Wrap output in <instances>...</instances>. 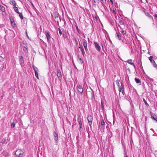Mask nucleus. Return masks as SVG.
Wrapping results in <instances>:
<instances>
[{
  "label": "nucleus",
  "instance_id": "0eeeda50",
  "mask_svg": "<svg viewBox=\"0 0 157 157\" xmlns=\"http://www.w3.org/2000/svg\"><path fill=\"white\" fill-rule=\"evenodd\" d=\"M57 75L59 80H60L62 78L61 73L59 69H57Z\"/></svg>",
  "mask_w": 157,
  "mask_h": 157
},
{
  "label": "nucleus",
  "instance_id": "a19ab883",
  "mask_svg": "<svg viewBox=\"0 0 157 157\" xmlns=\"http://www.w3.org/2000/svg\"><path fill=\"white\" fill-rule=\"evenodd\" d=\"M3 58L2 57V56H0V61H3Z\"/></svg>",
  "mask_w": 157,
  "mask_h": 157
},
{
  "label": "nucleus",
  "instance_id": "2f4dec72",
  "mask_svg": "<svg viewBox=\"0 0 157 157\" xmlns=\"http://www.w3.org/2000/svg\"><path fill=\"white\" fill-rule=\"evenodd\" d=\"M33 70L35 71V72H38V69L36 67L35 68H34Z\"/></svg>",
  "mask_w": 157,
  "mask_h": 157
},
{
  "label": "nucleus",
  "instance_id": "f03ea898",
  "mask_svg": "<svg viewBox=\"0 0 157 157\" xmlns=\"http://www.w3.org/2000/svg\"><path fill=\"white\" fill-rule=\"evenodd\" d=\"M24 153V152L21 149H18L16 151L15 155L16 156L18 157H21L23 156Z\"/></svg>",
  "mask_w": 157,
  "mask_h": 157
},
{
  "label": "nucleus",
  "instance_id": "7ed1b4c3",
  "mask_svg": "<svg viewBox=\"0 0 157 157\" xmlns=\"http://www.w3.org/2000/svg\"><path fill=\"white\" fill-rule=\"evenodd\" d=\"M53 17L55 18V20L56 21L59 23V21H60L61 19L59 14L55 13L54 14Z\"/></svg>",
  "mask_w": 157,
  "mask_h": 157
},
{
  "label": "nucleus",
  "instance_id": "09e8293b",
  "mask_svg": "<svg viewBox=\"0 0 157 157\" xmlns=\"http://www.w3.org/2000/svg\"><path fill=\"white\" fill-rule=\"evenodd\" d=\"M151 62L152 63H155V61L154 60L152 59V60L151 61Z\"/></svg>",
  "mask_w": 157,
  "mask_h": 157
},
{
  "label": "nucleus",
  "instance_id": "c9c22d12",
  "mask_svg": "<svg viewBox=\"0 0 157 157\" xmlns=\"http://www.w3.org/2000/svg\"><path fill=\"white\" fill-rule=\"evenodd\" d=\"M94 2L96 3V4H98L99 3V0H93Z\"/></svg>",
  "mask_w": 157,
  "mask_h": 157
},
{
  "label": "nucleus",
  "instance_id": "bb28decb",
  "mask_svg": "<svg viewBox=\"0 0 157 157\" xmlns=\"http://www.w3.org/2000/svg\"><path fill=\"white\" fill-rule=\"evenodd\" d=\"M101 107H102V109L103 110L104 109V103L102 100H101Z\"/></svg>",
  "mask_w": 157,
  "mask_h": 157
},
{
  "label": "nucleus",
  "instance_id": "e2e57ef3",
  "mask_svg": "<svg viewBox=\"0 0 157 157\" xmlns=\"http://www.w3.org/2000/svg\"><path fill=\"white\" fill-rule=\"evenodd\" d=\"M107 37H108V34L107 35Z\"/></svg>",
  "mask_w": 157,
  "mask_h": 157
},
{
  "label": "nucleus",
  "instance_id": "ea45409f",
  "mask_svg": "<svg viewBox=\"0 0 157 157\" xmlns=\"http://www.w3.org/2000/svg\"><path fill=\"white\" fill-rule=\"evenodd\" d=\"M152 64H153V66L154 67H157V65H156V63H155H155H154Z\"/></svg>",
  "mask_w": 157,
  "mask_h": 157
},
{
  "label": "nucleus",
  "instance_id": "8fccbe9b",
  "mask_svg": "<svg viewBox=\"0 0 157 157\" xmlns=\"http://www.w3.org/2000/svg\"><path fill=\"white\" fill-rule=\"evenodd\" d=\"M26 36H27V38H28V39H29V36H28V35L27 32H26Z\"/></svg>",
  "mask_w": 157,
  "mask_h": 157
},
{
  "label": "nucleus",
  "instance_id": "f704fd0d",
  "mask_svg": "<svg viewBox=\"0 0 157 157\" xmlns=\"http://www.w3.org/2000/svg\"><path fill=\"white\" fill-rule=\"evenodd\" d=\"M119 23L121 25H124V22L121 20H119Z\"/></svg>",
  "mask_w": 157,
  "mask_h": 157
},
{
  "label": "nucleus",
  "instance_id": "0e129e2a",
  "mask_svg": "<svg viewBox=\"0 0 157 157\" xmlns=\"http://www.w3.org/2000/svg\"><path fill=\"white\" fill-rule=\"evenodd\" d=\"M108 126V125L106 126V128H107Z\"/></svg>",
  "mask_w": 157,
  "mask_h": 157
},
{
  "label": "nucleus",
  "instance_id": "79ce46f5",
  "mask_svg": "<svg viewBox=\"0 0 157 157\" xmlns=\"http://www.w3.org/2000/svg\"><path fill=\"white\" fill-rule=\"evenodd\" d=\"M153 56H150L149 58V60H150V61H151L152 60V58H153Z\"/></svg>",
  "mask_w": 157,
  "mask_h": 157
},
{
  "label": "nucleus",
  "instance_id": "6e6d98bb",
  "mask_svg": "<svg viewBox=\"0 0 157 157\" xmlns=\"http://www.w3.org/2000/svg\"><path fill=\"white\" fill-rule=\"evenodd\" d=\"M33 69H34V68L35 67H35L34 65H33Z\"/></svg>",
  "mask_w": 157,
  "mask_h": 157
},
{
  "label": "nucleus",
  "instance_id": "ddd939ff",
  "mask_svg": "<svg viewBox=\"0 0 157 157\" xmlns=\"http://www.w3.org/2000/svg\"><path fill=\"white\" fill-rule=\"evenodd\" d=\"M53 135L54 137V140L56 141V143H57L58 140V134L57 133H56L55 132H54Z\"/></svg>",
  "mask_w": 157,
  "mask_h": 157
},
{
  "label": "nucleus",
  "instance_id": "3c124183",
  "mask_svg": "<svg viewBox=\"0 0 157 157\" xmlns=\"http://www.w3.org/2000/svg\"><path fill=\"white\" fill-rule=\"evenodd\" d=\"M154 16L155 17L157 18V14H155L154 15Z\"/></svg>",
  "mask_w": 157,
  "mask_h": 157
},
{
  "label": "nucleus",
  "instance_id": "603ef678",
  "mask_svg": "<svg viewBox=\"0 0 157 157\" xmlns=\"http://www.w3.org/2000/svg\"><path fill=\"white\" fill-rule=\"evenodd\" d=\"M121 92L123 93H123H124V90L123 89H122L121 90Z\"/></svg>",
  "mask_w": 157,
  "mask_h": 157
},
{
  "label": "nucleus",
  "instance_id": "864d4df0",
  "mask_svg": "<svg viewBox=\"0 0 157 157\" xmlns=\"http://www.w3.org/2000/svg\"><path fill=\"white\" fill-rule=\"evenodd\" d=\"M110 2H111L112 4H113V0H110Z\"/></svg>",
  "mask_w": 157,
  "mask_h": 157
},
{
  "label": "nucleus",
  "instance_id": "5701e85b",
  "mask_svg": "<svg viewBox=\"0 0 157 157\" xmlns=\"http://www.w3.org/2000/svg\"><path fill=\"white\" fill-rule=\"evenodd\" d=\"M116 36H117L118 39L119 40H121V36L119 35V33H116Z\"/></svg>",
  "mask_w": 157,
  "mask_h": 157
},
{
  "label": "nucleus",
  "instance_id": "a211bd4d",
  "mask_svg": "<svg viewBox=\"0 0 157 157\" xmlns=\"http://www.w3.org/2000/svg\"><path fill=\"white\" fill-rule=\"evenodd\" d=\"M10 3L13 6H16V3L14 0L10 1Z\"/></svg>",
  "mask_w": 157,
  "mask_h": 157
},
{
  "label": "nucleus",
  "instance_id": "e433bc0d",
  "mask_svg": "<svg viewBox=\"0 0 157 157\" xmlns=\"http://www.w3.org/2000/svg\"><path fill=\"white\" fill-rule=\"evenodd\" d=\"M121 86H119V91L120 92H121V90L123 89V87H122V85H121Z\"/></svg>",
  "mask_w": 157,
  "mask_h": 157
},
{
  "label": "nucleus",
  "instance_id": "4d7b16f0",
  "mask_svg": "<svg viewBox=\"0 0 157 157\" xmlns=\"http://www.w3.org/2000/svg\"><path fill=\"white\" fill-rule=\"evenodd\" d=\"M36 77L38 78L39 79L38 75L37 76H36Z\"/></svg>",
  "mask_w": 157,
  "mask_h": 157
},
{
  "label": "nucleus",
  "instance_id": "f3484780",
  "mask_svg": "<svg viewBox=\"0 0 157 157\" xmlns=\"http://www.w3.org/2000/svg\"><path fill=\"white\" fill-rule=\"evenodd\" d=\"M78 58L77 59L78 62L80 64H82L84 62L83 59L79 57V55H78Z\"/></svg>",
  "mask_w": 157,
  "mask_h": 157
},
{
  "label": "nucleus",
  "instance_id": "4468645a",
  "mask_svg": "<svg viewBox=\"0 0 157 157\" xmlns=\"http://www.w3.org/2000/svg\"><path fill=\"white\" fill-rule=\"evenodd\" d=\"M142 12H144L145 13V14L146 15V16H148L149 17L151 18L153 20V17L150 15H149V13L147 12L145 9H144L142 10Z\"/></svg>",
  "mask_w": 157,
  "mask_h": 157
},
{
  "label": "nucleus",
  "instance_id": "f8f14e48",
  "mask_svg": "<svg viewBox=\"0 0 157 157\" xmlns=\"http://www.w3.org/2000/svg\"><path fill=\"white\" fill-rule=\"evenodd\" d=\"M45 33L46 37L47 38V41L48 42H49V39H50L51 38V37L50 36L49 32H45Z\"/></svg>",
  "mask_w": 157,
  "mask_h": 157
},
{
  "label": "nucleus",
  "instance_id": "4c0bfd02",
  "mask_svg": "<svg viewBox=\"0 0 157 157\" xmlns=\"http://www.w3.org/2000/svg\"><path fill=\"white\" fill-rule=\"evenodd\" d=\"M121 33H122L123 35H125L126 32L125 31L123 30L121 31Z\"/></svg>",
  "mask_w": 157,
  "mask_h": 157
},
{
  "label": "nucleus",
  "instance_id": "de8ad7c7",
  "mask_svg": "<svg viewBox=\"0 0 157 157\" xmlns=\"http://www.w3.org/2000/svg\"><path fill=\"white\" fill-rule=\"evenodd\" d=\"M101 1L102 2V3H106V0H101Z\"/></svg>",
  "mask_w": 157,
  "mask_h": 157
},
{
  "label": "nucleus",
  "instance_id": "20e7f679",
  "mask_svg": "<svg viewBox=\"0 0 157 157\" xmlns=\"http://www.w3.org/2000/svg\"><path fill=\"white\" fill-rule=\"evenodd\" d=\"M77 121L79 125L80 126L79 128H78V130L79 131H80L82 130V124L81 118H80V117H78Z\"/></svg>",
  "mask_w": 157,
  "mask_h": 157
},
{
  "label": "nucleus",
  "instance_id": "5fc2aeb1",
  "mask_svg": "<svg viewBox=\"0 0 157 157\" xmlns=\"http://www.w3.org/2000/svg\"><path fill=\"white\" fill-rule=\"evenodd\" d=\"M113 13L114 14L115 13V11L114 10V9L113 10Z\"/></svg>",
  "mask_w": 157,
  "mask_h": 157
},
{
  "label": "nucleus",
  "instance_id": "052dcab7",
  "mask_svg": "<svg viewBox=\"0 0 157 157\" xmlns=\"http://www.w3.org/2000/svg\"><path fill=\"white\" fill-rule=\"evenodd\" d=\"M155 121H157V118H156V120Z\"/></svg>",
  "mask_w": 157,
  "mask_h": 157
},
{
  "label": "nucleus",
  "instance_id": "cd10ccee",
  "mask_svg": "<svg viewBox=\"0 0 157 157\" xmlns=\"http://www.w3.org/2000/svg\"><path fill=\"white\" fill-rule=\"evenodd\" d=\"M79 45L80 47H79V48L80 49L81 51H82L84 50L82 46V45H81L80 44H79Z\"/></svg>",
  "mask_w": 157,
  "mask_h": 157
},
{
  "label": "nucleus",
  "instance_id": "c03bdc74",
  "mask_svg": "<svg viewBox=\"0 0 157 157\" xmlns=\"http://www.w3.org/2000/svg\"><path fill=\"white\" fill-rule=\"evenodd\" d=\"M116 83L118 86H120L119 83V82L118 81H116Z\"/></svg>",
  "mask_w": 157,
  "mask_h": 157
},
{
  "label": "nucleus",
  "instance_id": "473e14b6",
  "mask_svg": "<svg viewBox=\"0 0 157 157\" xmlns=\"http://www.w3.org/2000/svg\"><path fill=\"white\" fill-rule=\"evenodd\" d=\"M105 124V123L104 121L102 120L101 121V126H104Z\"/></svg>",
  "mask_w": 157,
  "mask_h": 157
},
{
  "label": "nucleus",
  "instance_id": "412c9836",
  "mask_svg": "<svg viewBox=\"0 0 157 157\" xmlns=\"http://www.w3.org/2000/svg\"><path fill=\"white\" fill-rule=\"evenodd\" d=\"M0 9L3 12H4L5 11V7L1 5H0Z\"/></svg>",
  "mask_w": 157,
  "mask_h": 157
},
{
  "label": "nucleus",
  "instance_id": "9b49d317",
  "mask_svg": "<svg viewBox=\"0 0 157 157\" xmlns=\"http://www.w3.org/2000/svg\"><path fill=\"white\" fill-rule=\"evenodd\" d=\"M10 19L11 25L12 26H14L16 25V24L14 22V20L13 17H11L10 18Z\"/></svg>",
  "mask_w": 157,
  "mask_h": 157
},
{
  "label": "nucleus",
  "instance_id": "a18cd8bd",
  "mask_svg": "<svg viewBox=\"0 0 157 157\" xmlns=\"http://www.w3.org/2000/svg\"><path fill=\"white\" fill-rule=\"evenodd\" d=\"M82 52V55L83 56H84V55H85V52L84 51V50L83 51H81Z\"/></svg>",
  "mask_w": 157,
  "mask_h": 157
},
{
  "label": "nucleus",
  "instance_id": "bf43d9fd",
  "mask_svg": "<svg viewBox=\"0 0 157 157\" xmlns=\"http://www.w3.org/2000/svg\"><path fill=\"white\" fill-rule=\"evenodd\" d=\"M125 157H128V156L127 155H126Z\"/></svg>",
  "mask_w": 157,
  "mask_h": 157
},
{
  "label": "nucleus",
  "instance_id": "680f3d73",
  "mask_svg": "<svg viewBox=\"0 0 157 157\" xmlns=\"http://www.w3.org/2000/svg\"><path fill=\"white\" fill-rule=\"evenodd\" d=\"M88 40H89V38H88Z\"/></svg>",
  "mask_w": 157,
  "mask_h": 157
},
{
  "label": "nucleus",
  "instance_id": "dca6fc26",
  "mask_svg": "<svg viewBox=\"0 0 157 157\" xmlns=\"http://www.w3.org/2000/svg\"><path fill=\"white\" fill-rule=\"evenodd\" d=\"M132 59H128L127 61V62L129 64L132 65L134 68L135 69L136 66L132 62Z\"/></svg>",
  "mask_w": 157,
  "mask_h": 157
},
{
  "label": "nucleus",
  "instance_id": "aec40b11",
  "mask_svg": "<svg viewBox=\"0 0 157 157\" xmlns=\"http://www.w3.org/2000/svg\"><path fill=\"white\" fill-rule=\"evenodd\" d=\"M91 91H89V92H90L91 93V96L92 98H93L94 97V94L93 90L91 89Z\"/></svg>",
  "mask_w": 157,
  "mask_h": 157
},
{
  "label": "nucleus",
  "instance_id": "13d9d810",
  "mask_svg": "<svg viewBox=\"0 0 157 157\" xmlns=\"http://www.w3.org/2000/svg\"><path fill=\"white\" fill-rule=\"evenodd\" d=\"M32 5L33 6H34L33 3L32 4Z\"/></svg>",
  "mask_w": 157,
  "mask_h": 157
},
{
  "label": "nucleus",
  "instance_id": "393cba45",
  "mask_svg": "<svg viewBox=\"0 0 157 157\" xmlns=\"http://www.w3.org/2000/svg\"><path fill=\"white\" fill-rule=\"evenodd\" d=\"M18 13L19 14V16L21 17V18L22 19H23L24 17L23 16L22 13L19 12Z\"/></svg>",
  "mask_w": 157,
  "mask_h": 157
},
{
  "label": "nucleus",
  "instance_id": "2eb2a0df",
  "mask_svg": "<svg viewBox=\"0 0 157 157\" xmlns=\"http://www.w3.org/2000/svg\"><path fill=\"white\" fill-rule=\"evenodd\" d=\"M150 114L151 117V118L154 120H155L156 119L157 117L155 115V113H153L151 112H150Z\"/></svg>",
  "mask_w": 157,
  "mask_h": 157
},
{
  "label": "nucleus",
  "instance_id": "69168bd1",
  "mask_svg": "<svg viewBox=\"0 0 157 157\" xmlns=\"http://www.w3.org/2000/svg\"><path fill=\"white\" fill-rule=\"evenodd\" d=\"M0 5H1L0 4Z\"/></svg>",
  "mask_w": 157,
  "mask_h": 157
},
{
  "label": "nucleus",
  "instance_id": "4be33fe9",
  "mask_svg": "<svg viewBox=\"0 0 157 157\" xmlns=\"http://www.w3.org/2000/svg\"><path fill=\"white\" fill-rule=\"evenodd\" d=\"M13 8L15 12L17 13H18L19 12L17 7L15 6L13 7Z\"/></svg>",
  "mask_w": 157,
  "mask_h": 157
},
{
  "label": "nucleus",
  "instance_id": "58836bf2",
  "mask_svg": "<svg viewBox=\"0 0 157 157\" xmlns=\"http://www.w3.org/2000/svg\"><path fill=\"white\" fill-rule=\"evenodd\" d=\"M73 40H74L75 41L76 44H78V42L77 41L76 39L75 38H74V39Z\"/></svg>",
  "mask_w": 157,
  "mask_h": 157
},
{
  "label": "nucleus",
  "instance_id": "37998d69",
  "mask_svg": "<svg viewBox=\"0 0 157 157\" xmlns=\"http://www.w3.org/2000/svg\"><path fill=\"white\" fill-rule=\"evenodd\" d=\"M148 78L151 81V82L153 81V79H152V78H150L149 77H148Z\"/></svg>",
  "mask_w": 157,
  "mask_h": 157
},
{
  "label": "nucleus",
  "instance_id": "423d86ee",
  "mask_svg": "<svg viewBox=\"0 0 157 157\" xmlns=\"http://www.w3.org/2000/svg\"><path fill=\"white\" fill-rule=\"evenodd\" d=\"M82 44L83 45V46L84 47L85 50L86 52H87L88 51V49L87 48V43L86 40L85 39H83L82 40Z\"/></svg>",
  "mask_w": 157,
  "mask_h": 157
},
{
  "label": "nucleus",
  "instance_id": "6e6552de",
  "mask_svg": "<svg viewBox=\"0 0 157 157\" xmlns=\"http://www.w3.org/2000/svg\"><path fill=\"white\" fill-rule=\"evenodd\" d=\"M19 62L20 64L22 66L24 64L25 61L24 59V57L23 56H19Z\"/></svg>",
  "mask_w": 157,
  "mask_h": 157
},
{
  "label": "nucleus",
  "instance_id": "c756f323",
  "mask_svg": "<svg viewBox=\"0 0 157 157\" xmlns=\"http://www.w3.org/2000/svg\"><path fill=\"white\" fill-rule=\"evenodd\" d=\"M63 36L64 38H66L67 37V35L65 33H63Z\"/></svg>",
  "mask_w": 157,
  "mask_h": 157
},
{
  "label": "nucleus",
  "instance_id": "72a5a7b5",
  "mask_svg": "<svg viewBox=\"0 0 157 157\" xmlns=\"http://www.w3.org/2000/svg\"><path fill=\"white\" fill-rule=\"evenodd\" d=\"M58 30L59 31V35L60 36H61L62 34V31L59 28H58Z\"/></svg>",
  "mask_w": 157,
  "mask_h": 157
},
{
  "label": "nucleus",
  "instance_id": "7c9ffc66",
  "mask_svg": "<svg viewBox=\"0 0 157 157\" xmlns=\"http://www.w3.org/2000/svg\"><path fill=\"white\" fill-rule=\"evenodd\" d=\"M15 126V124L14 122H12L11 125V127L12 128H14Z\"/></svg>",
  "mask_w": 157,
  "mask_h": 157
},
{
  "label": "nucleus",
  "instance_id": "49530a36",
  "mask_svg": "<svg viewBox=\"0 0 157 157\" xmlns=\"http://www.w3.org/2000/svg\"><path fill=\"white\" fill-rule=\"evenodd\" d=\"M35 75L36 76L38 75V72H35Z\"/></svg>",
  "mask_w": 157,
  "mask_h": 157
},
{
  "label": "nucleus",
  "instance_id": "f257e3e1",
  "mask_svg": "<svg viewBox=\"0 0 157 157\" xmlns=\"http://www.w3.org/2000/svg\"><path fill=\"white\" fill-rule=\"evenodd\" d=\"M109 41L110 44V46L112 47V48H110L111 52L112 54L114 55L116 52V49L114 48V46L111 40L109 38Z\"/></svg>",
  "mask_w": 157,
  "mask_h": 157
},
{
  "label": "nucleus",
  "instance_id": "c85d7f7f",
  "mask_svg": "<svg viewBox=\"0 0 157 157\" xmlns=\"http://www.w3.org/2000/svg\"><path fill=\"white\" fill-rule=\"evenodd\" d=\"M75 27H76V29L78 31V33H79V34H80V30H79V29H78V26H77V25H75Z\"/></svg>",
  "mask_w": 157,
  "mask_h": 157
},
{
  "label": "nucleus",
  "instance_id": "39448f33",
  "mask_svg": "<svg viewBox=\"0 0 157 157\" xmlns=\"http://www.w3.org/2000/svg\"><path fill=\"white\" fill-rule=\"evenodd\" d=\"M93 120V117L91 115H89L87 117V120L88 121V123L89 124V125L90 126H91V125L92 124V121Z\"/></svg>",
  "mask_w": 157,
  "mask_h": 157
},
{
  "label": "nucleus",
  "instance_id": "b1692460",
  "mask_svg": "<svg viewBox=\"0 0 157 157\" xmlns=\"http://www.w3.org/2000/svg\"><path fill=\"white\" fill-rule=\"evenodd\" d=\"M23 50L25 52H28V48L27 47H26L25 46H23L22 48Z\"/></svg>",
  "mask_w": 157,
  "mask_h": 157
},
{
  "label": "nucleus",
  "instance_id": "9d476101",
  "mask_svg": "<svg viewBox=\"0 0 157 157\" xmlns=\"http://www.w3.org/2000/svg\"><path fill=\"white\" fill-rule=\"evenodd\" d=\"M94 44L95 45V47L96 49L98 51H100V47L99 44L97 42L94 41Z\"/></svg>",
  "mask_w": 157,
  "mask_h": 157
},
{
  "label": "nucleus",
  "instance_id": "1a4fd4ad",
  "mask_svg": "<svg viewBox=\"0 0 157 157\" xmlns=\"http://www.w3.org/2000/svg\"><path fill=\"white\" fill-rule=\"evenodd\" d=\"M77 89L79 93L80 94H82L83 91V89L81 86L78 85L77 86Z\"/></svg>",
  "mask_w": 157,
  "mask_h": 157
},
{
  "label": "nucleus",
  "instance_id": "6ab92c4d",
  "mask_svg": "<svg viewBox=\"0 0 157 157\" xmlns=\"http://www.w3.org/2000/svg\"><path fill=\"white\" fill-rule=\"evenodd\" d=\"M135 80L136 82L138 84V83H141V81L139 79L136 78H135Z\"/></svg>",
  "mask_w": 157,
  "mask_h": 157
},
{
  "label": "nucleus",
  "instance_id": "a878e982",
  "mask_svg": "<svg viewBox=\"0 0 157 157\" xmlns=\"http://www.w3.org/2000/svg\"><path fill=\"white\" fill-rule=\"evenodd\" d=\"M143 100L145 104L146 105V106H149V104L147 103L145 99L144 98H143Z\"/></svg>",
  "mask_w": 157,
  "mask_h": 157
}]
</instances>
